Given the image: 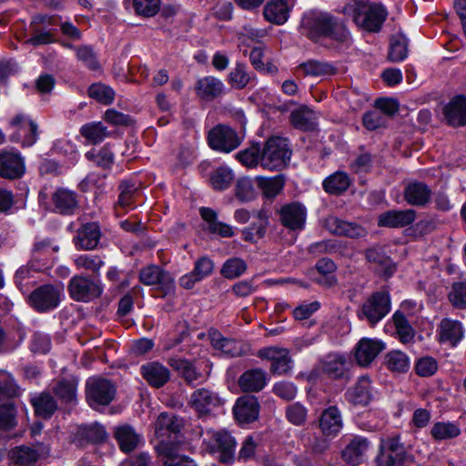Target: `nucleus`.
I'll return each instance as SVG.
<instances>
[{"label": "nucleus", "mask_w": 466, "mask_h": 466, "mask_svg": "<svg viewBox=\"0 0 466 466\" xmlns=\"http://www.w3.org/2000/svg\"><path fill=\"white\" fill-rule=\"evenodd\" d=\"M115 395L116 387L109 380L94 378L86 382V400L93 409L108 405Z\"/></svg>", "instance_id": "obj_10"}, {"label": "nucleus", "mask_w": 466, "mask_h": 466, "mask_svg": "<svg viewBox=\"0 0 466 466\" xmlns=\"http://www.w3.org/2000/svg\"><path fill=\"white\" fill-rule=\"evenodd\" d=\"M201 218L206 222V229L220 238H232L235 231L232 226L218 220V213L210 208L202 207L199 208Z\"/></svg>", "instance_id": "obj_29"}, {"label": "nucleus", "mask_w": 466, "mask_h": 466, "mask_svg": "<svg viewBox=\"0 0 466 466\" xmlns=\"http://www.w3.org/2000/svg\"><path fill=\"white\" fill-rule=\"evenodd\" d=\"M350 364V360L346 355L339 352H331L321 359L319 361V369L329 378L339 380L347 375Z\"/></svg>", "instance_id": "obj_22"}, {"label": "nucleus", "mask_w": 466, "mask_h": 466, "mask_svg": "<svg viewBox=\"0 0 466 466\" xmlns=\"http://www.w3.org/2000/svg\"><path fill=\"white\" fill-rule=\"evenodd\" d=\"M156 451L164 466H197L193 460L178 454L172 445L164 441L156 447Z\"/></svg>", "instance_id": "obj_37"}, {"label": "nucleus", "mask_w": 466, "mask_h": 466, "mask_svg": "<svg viewBox=\"0 0 466 466\" xmlns=\"http://www.w3.org/2000/svg\"><path fill=\"white\" fill-rule=\"evenodd\" d=\"M392 321L396 328V333L401 342L407 343L413 339L414 330L410 325L405 313L396 311L392 316Z\"/></svg>", "instance_id": "obj_56"}, {"label": "nucleus", "mask_w": 466, "mask_h": 466, "mask_svg": "<svg viewBox=\"0 0 466 466\" xmlns=\"http://www.w3.org/2000/svg\"><path fill=\"white\" fill-rule=\"evenodd\" d=\"M280 223L289 230H301L305 227L307 208L300 202H290L283 205L279 211Z\"/></svg>", "instance_id": "obj_16"}, {"label": "nucleus", "mask_w": 466, "mask_h": 466, "mask_svg": "<svg viewBox=\"0 0 466 466\" xmlns=\"http://www.w3.org/2000/svg\"><path fill=\"white\" fill-rule=\"evenodd\" d=\"M431 198V190L423 182H410L404 189V199L411 206L424 207Z\"/></svg>", "instance_id": "obj_39"}, {"label": "nucleus", "mask_w": 466, "mask_h": 466, "mask_svg": "<svg viewBox=\"0 0 466 466\" xmlns=\"http://www.w3.org/2000/svg\"><path fill=\"white\" fill-rule=\"evenodd\" d=\"M141 375L147 382L155 388H161L170 379L167 367L157 361L147 362L140 367Z\"/></svg>", "instance_id": "obj_32"}, {"label": "nucleus", "mask_w": 466, "mask_h": 466, "mask_svg": "<svg viewBox=\"0 0 466 466\" xmlns=\"http://www.w3.org/2000/svg\"><path fill=\"white\" fill-rule=\"evenodd\" d=\"M416 218L413 209L389 210L379 217L378 224L380 227L403 228L410 225Z\"/></svg>", "instance_id": "obj_35"}, {"label": "nucleus", "mask_w": 466, "mask_h": 466, "mask_svg": "<svg viewBox=\"0 0 466 466\" xmlns=\"http://www.w3.org/2000/svg\"><path fill=\"white\" fill-rule=\"evenodd\" d=\"M254 75L243 63H237L228 76V82L236 89H243L254 81Z\"/></svg>", "instance_id": "obj_46"}, {"label": "nucleus", "mask_w": 466, "mask_h": 466, "mask_svg": "<svg viewBox=\"0 0 466 466\" xmlns=\"http://www.w3.org/2000/svg\"><path fill=\"white\" fill-rule=\"evenodd\" d=\"M35 415L42 419H49L57 409L56 400L49 392L35 394L30 400Z\"/></svg>", "instance_id": "obj_41"}, {"label": "nucleus", "mask_w": 466, "mask_h": 466, "mask_svg": "<svg viewBox=\"0 0 466 466\" xmlns=\"http://www.w3.org/2000/svg\"><path fill=\"white\" fill-rule=\"evenodd\" d=\"M52 200L56 209L64 215L72 214L77 206L74 192L64 188L57 189L53 194Z\"/></svg>", "instance_id": "obj_45"}, {"label": "nucleus", "mask_w": 466, "mask_h": 466, "mask_svg": "<svg viewBox=\"0 0 466 466\" xmlns=\"http://www.w3.org/2000/svg\"><path fill=\"white\" fill-rule=\"evenodd\" d=\"M58 249L49 238L37 239L32 248L29 266L35 272L42 271L46 267L52 251L56 252Z\"/></svg>", "instance_id": "obj_24"}, {"label": "nucleus", "mask_w": 466, "mask_h": 466, "mask_svg": "<svg viewBox=\"0 0 466 466\" xmlns=\"http://www.w3.org/2000/svg\"><path fill=\"white\" fill-rule=\"evenodd\" d=\"M86 157L98 167L108 168L114 163L115 156L110 148L105 146L98 152H95V150L86 152Z\"/></svg>", "instance_id": "obj_62"}, {"label": "nucleus", "mask_w": 466, "mask_h": 466, "mask_svg": "<svg viewBox=\"0 0 466 466\" xmlns=\"http://www.w3.org/2000/svg\"><path fill=\"white\" fill-rule=\"evenodd\" d=\"M223 82L212 76L199 78L196 84L197 95L203 100L211 101L225 94Z\"/></svg>", "instance_id": "obj_34"}, {"label": "nucleus", "mask_w": 466, "mask_h": 466, "mask_svg": "<svg viewBox=\"0 0 466 466\" xmlns=\"http://www.w3.org/2000/svg\"><path fill=\"white\" fill-rule=\"evenodd\" d=\"M347 400L356 405H366L371 399L370 380L368 377H360L357 383L346 392Z\"/></svg>", "instance_id": "obj_40"}, {"label": "nucleus", "mask_w": 466, "mask_h": 466, "mask_svg": "<svg viewBox=\"0 0 466 466\" xmlns=\"http://www.w3.org/2000/svg\"><path fill=\"white\" fill-rule=\"evenodd\" d=\"M258 357L271 362L270 372L274 375L288 374L292 369V359L286 348L268 347L258 351Z\"/></svg>", "instance_id": "obj_15"}, {"label": "nucleus", "mask_w": 466, "mask_h": 466, "mask_svg": "<svg viewBox=\"0 0 466 466\" xmlns=\"http://www.w3.org/2000/svg\"><path fill=\"white\" fill-rule=\"evenodd\" d=\"M233 411L239 423L255 421L259 414L258 400L255 396H242L237 400Z\"/></svg>", "instance_id": "obj_25"}, {"label": "nucleus", "mask_w": 466, "mask_h": 466, "mask_svg": "<svg viewBox=\"0 0 466 466\" xmlns=\"http://www.w3.org/2000/svg\"><path fill=\"white\" fill-rule=\"evenodd\" d=\"M408 56V39L402 34H398L390 38L388 57L391 62L403 61Z\"/></svg>", "instance_id": "obj_52"}, {"label": "nucleus", "mask_w": 466, "mask_h": 466, "mask_svg": "<svg viewBox=\"0 0 466 466\" xmlns=\"http://www.w3.org/2000/svg\"><path fill=\"white\" fill-rule=\"evenodd\" d=\"M208 143L213 150L229 153L240 145L241 139L231 127L218 125L208 132Z\"/></svg>", "instance_id": "obj_13"}, {"label": "nucleus", "mask_w": 466, "mask_h": 466, "mask_svg": "<svg viewBox=\"0 0 466 466\" xmlns=\"http://www.w3.org/2000/svg\"><path fill=\"white\" fill-rule=\"evenodd\" d=\"M234 179V174L228 167H219L210 176L211 185L215 189L224 190L228 188Z\"/></svg>", "instance_id": "obj_61"}, {"label": "nucleus", "mask_w": 466, "mask_h": 466, "mask_svg": "<svg viewBox=\"0 0 466 466\" xmlns=\"http://www.w3.org/2000/svg\"><path fill=\"white\" fill-rule=\"evenodd\" d=\"M199 436L204 449L211 454H218L220 461L228 463L234 459L236 441L228 431L201 430Z\"/></svg>", "instance_id": "obj_3"}, {"label": "nucleus", "mask_w": 466, "mask_h": 466, "mask_svg": "<svg viewBox=\"0 0 466 466\" xmlns=\"http://www.w3.org/2000/svg\"><path fill=\"white\" fill-rule=\"evenodd\" d=\"M258 187L268 198H273L280 193L284 187V179L280 176L272 177H257Z\"/></svg>", "instance_id": "obj_51"}, {"label": "nucleus", "mask_w": 466, "mask_h": 466, "mask_svg": "<svg viewBox=\"0 0 466 466\" xmlns=\"http://www.w3.org/2000/svg\"><path fill=\"white\" fill-rule=\"evenodd\" d=\"M208 336L212 346L228 357H239L248 350V347L242 341L225 338L217 330L209 331Z\"/></svg>", "instance_id": "obj_27"}, {"label": "nucleus", "mask_w": 466, "mask_h": 466, "mask_svg": "<svg viewBox=\"0 0 466 466\" xmlns=\"http://www.w3.org/2000/svg\"><path fill=\"white\" fill-rule=\"evenodd\" d=\"M366 259L370 263H374L384 270V274L390 276L395 271V266L389 256L386 255L382 248L372 247L366 250Z\"/></svg>", "instance_id": "obj_49"}, {"label": "nucleus", "mask_w": 466, "mask_h": 466, "mask_svg": "<svg viewBox=\"0 0 466 466\" xmlns=\"http://www.w3.org/2000/svg\"><path fill=\"white\" fill-rule=\"evenodd\" d=\"M390 311V296L387 291L372 293L361 305L358 316L370 326L376 325Z\"/></svg>", "instance_id": "obj_6"}, {"label": "nucleus", "mask_w": 466, "mask_h": 466, "mask_svg": "<svg viewBox=\"0 0 466 466\" xmlns=\"http://www.w3.org/2000/svg\"><path fill=\"white\" fill-rule=\"evenodd\" d=\"M77 435L81 439L92 443L104 442L107 439V433L105 428L98 423L79 427Z\"/></svg>", "instance_id": "obj_53"}, {"label": "nucleus", "mask_w": 466, "mask_h": 466, "mask_svg": "<svg viewBox=\"0 0 466 466\" xmlns=\"http://www.w3.org/2000/svg\"><path fill=\"white\" fill-rule=\"evenodd\" d=\"M308 409L300 402H294L286 407L285 415L288 421L294 426H303L308 420Z\"/></svg>", "instance_id": "obj_59"}, {"label": "nucleus", "mask_w": 466, "mask_h": 466, "mask_svg": "<svg viewBox=\"0 0 466 466\" xmlns=\"http://www.w3.org/2000/svg\"><path fill=\"white\" fill-rule=\"evenodd\" d=\"M301 26L311 39L327 36L342 42L349 36L345 25L326 12L311 10L306 13L302 18Z\"/></svg>", "instance_id": "obj_1"}, {"label": "nucleus", "mask_w": 466, "mask_h": 466, "mask_svg": "<svg viewBox=\"0 0 466 466\" xmlns=\"http://www.w3.org/2000/svg\"><path fill=\"white\" fill-rule=\"evenodd\" d=\"M370 448L371 442L367 438L354 436L342 451V459L350 465H360L367 459Z\"/></svg>", "instance_id": "obj_21"}, {"label": "nucleus", "mask_w": 466, "mask_h": 466, "mask_svg": "<svg viewBox=\"0 0 466 466\" xmlns=\"http://www.w3.org/2000/svg\"><path fill=\"white\" fill-rule=\"evenodd\" d=\"M50 448L43 443L34 446L20 445L8 453L10 466H35L37 461L49 455Z\"/></svg>", "instance_id": "obj_11"}, {"label": "nucleus", "mask_w": 466, "mask_h": 466, "mask_svg": "<svg viewBox=\"0 0 466 466\" xmlns=\"http://www.w3.org/2000/svg\"><path fill=\"white\" fill-rule=\"evenodd\" d=\"M182 427L181 420L167 412H162L157 417L155 423V431L157 437H168L171 433H177Z\"/></svg>", "instance_id": "obj_42"}, {"label": "nucleus", "mask_w": 466, "mask_h": 466, "mask_svg": "<svg viewBox=\"0 0 466 466\" xmlns=\"http://www.w3.org/2000/svg\"><path fill=\"white\" fill-rule=\"evenodd\" d=\"M80 134L89 143L96 145L109 136L107 127L102 122H90L83 125Z\"/></svg>", "instance_id": "obj_48"}, {"label": "nucleus", "mask_w": 466, "mask_h": 466, "mask_svg": "<svg viewBox=\"0 0 466 466\" xmlns=\"http://www.w3.org/2000/svg\"><path fill=\"white\" fill-rule=\"evenodd\" d=\"M341 12L351 17L358 26L370 32L379 31L388 15L381 4H371L361 0L348 3Z\"/></svg>", "instance_id": "obj_2"}, {"label": "nucleus", "mask_w": 466, "mask_h": 466, "mask_svg": "<svg viewBox=\"0 0 466 466\" xmlns=\"http://www.w3.org/2000/svg\"><path fill=\"white\" fill-rule=\"evenodd\" d=\"M262 167L271 171L285 168L291 157L292 151L286 138L269 137L261 147Z\"/></svg>", "instance_id": "obj_4"}, {"label": "nucleus", "mask_w": 466, "mask_h": 466, "mask_svg": "<svg viewBox=\"0 0 466 466\" xmlns=\"http://www.w3.org/2000/svg\"><path fill=\"white\" fill-rule=\"evenodd\" d=\"M236 157L245 167L252 168L258 165L262 167V151L258 144H254L249 147L239 151Z\"/></svg>", "instance_id": "obj_55"}, {"label": "nucleus", "mask_w": 466, "mask_h": 466, "mask_svg": "<svg viewBox=\"0 0 466 466\" xmlns=\"http://www.w3.org/2000/svg\"><path fill=\"white\" fill-rule=\"evenodd\" d=\"M63 296L64 288L62 285L45 284L31 292L28 301L35 311L45 313L56 309Z\"/></svg>", "instance_id": "obj_7"}, {"label": "nucleus", "mask_w": 466, "mask_h": 466, "mask_svg": "<svg viewBox=\"0 0 466 466\" xmlns=\"http://www.w3.org/2000/svg\"><path fill=\"white\" fill-rule=\"evenodd\" d=\"M318 426L324 437H336L343 428L341 411L337 406L324 409L318 419Z\"/></svg>", "instance_id": "obj_20"}, {"label": "nucleus", "mask_w": 466, "mask_h": 466, "mask_svg": "<svg viewBox=\"0 0 466 466\" xmlns=\"http://www.w3.org/2000/svg\"><path fill=\"white\" fill-rule=\"evenodd\" d=\"M443 115L446 122L452 127L466 125V97L459 96L452 98L444 107Z\"/></svg>", "instance_id": "obj_33"}, {"label": "nucleus", "mask_w": 466, "mask_h": 466, "mask_svg": "<svg viewBox=\"0 0 466 466\" xmlns=\"http://www.w3.org/2000/svg\"><path fill=\"white\" fill-rule=\"evenodd\" d=\"M25 172V158L18 151H0V177L7 179H17Z\"/></svg>", "instance_id": "obj_17"}, {"label": "nucleus", "mask_w": 466, "mask_h": 466, "mask_svg": "<svg viewBox=\"0 0 466 466\" xmlns=\"http://www.w3.org/2000/svg\"><path fill=\"white\" fill-rule=\"evenodd\" d=\"M168 364L178 372L187 384L206 380L211 372L212 367V363L208 360L194 364L184 359L170 358Z\"/></svg>", "instance_id": "obj_9"}, {"label": "nucleus", "mask_w": 466, "mask_h": 466, "mask_svg": "<svg viewBox=\"0 0 466 466\" xmlns=\"http://www.w3.org/2000/svg\"><path fill=\"white\" fill-rule=\"evenodd\" d=\"M431 434L436 441H444L456 438L461 434V430L453 422H436L431 428Z\"/></svg>", "instance_id": "obj_57"}, {"label": "nucleus", "mask_w": 466, "mask_h": 466, "mask_svg": "<svg viewBox=\"0 0 466 466\" xmlns=\"http://www.w3.org/2000/svg\"><path fill=\"white\" fill-rule=\"evenodd\" d=\"M19 395V388L14 378L5 371L0 372V400L12 399Z\"/></svg>", "instance_id": "obj_64"}, {"label": "nucleus", "mask_w": 466, "mask_h": 466, "mask_svg": "<svg viewBox=\"0 0 466 466\" xmlns=\"http://www.w3.org/2000/svg\"><path fill=\"white\" fill-rule=\"evenodd\" d=\"M139 280L147 286H162L164 295H168L174 291V279L170 274L156 265L143 268L139 272Z\"/></svg>", "instance_id": "obj_18"}, {"label": "nucleus", "mask_w": 466, "mask_h": 466, "mask_svg": "<svg viewBox=\"0 0 466 466\" xmlns=\"http://www.w3.org/2000/svg\"><path fill=\"white\" fill-rule=\"evenodd\" d=\"M14 129L11 140L20 143L23 147H32L38 138V126L27 115L16 114L9 122Z\"/></svg>", "instance_id": "obj_8"}, {"label": "nucleus", "mask_w": 466, "mask_h": 466, "mask_svg": "<svg viewBox=\"0 0 466 466\" xmlns=\"http://www.w3.org/2000/svg\"><path fill=\"white\" fill-rule=\"evenodd\" d=\"M77 381L75 379H63L56 382L52 390L65 403H74L76 400Z\"/></svg>", "instance_id": "obj_47"}, {"label": "nucleus", "mask_w": 466, "mask_h": 466, "mask_svg": "<svg viewBox=\"0 0 466 466\" xmlns=\"http://www.w3.org/2000/svg\"><path fill=\"white\" fill-rule=\"evenodd\" d=\"M247 268V263L242 258H231L224 262L220 274L226 279H233L244 274Z\"/></svg>", "instance_id": "obj_58"}, {"label": "nucleus", "mask_w": 466, "mask_h": 466, "mask_svg": "<svg viewBox=\"0 0 466 466\" xmlns=\"http://www.w3.org/2000/svg\"><path fill=\"white\" fill-rule=\"evenodd\" d=\"M222 404L223 401L219 395L206 388L195 390L189 400V405L200 418L211 416Z\"/></svg>", "instance_id": "obj_14"}, {"label": "nucleus", "mask_w": 466, "mask_h": 466, "mask_svg": "<svg viewBox=\"0 0 466 466\" xmlns=\"http://www.w3.org/2000/svg\"><path fill=\"white\" fill-rule=\"evenodd\" d=\"M267 383V373L261 369H250L238 379V386L244 392H258Z\"/></svg>", "instance_id": "obj_38"}, {"label": "nucleus", "mask_w": 466, "mask_h": 466, "mask_svg": "<svg viewBox=\"0 0 466 466\" xmlns=\"http://www.w3.org/2000/svg\"><path fill=\"white\" fill-rule=\"evenodd\" d=\"M385 349V344L377 339L362 338L355 347V358L360 366H369Z\"/></svg>", "instance_id": "obj_23"}, {"label": "nucleus", "mask_w": 466, "mask_h": 466, "mask_svg": "<svg viewBox=\"0 0 466 466\" xmlns=\"http://www.w3.org/2000/svg\"><path fill=\"white\" fill-rule=\"evenodd\" d=\"M296 0H270L264 7L263 15L267 21L276 24H285Z\"/></svg>", "instance_id": "obj_26"}, {"label": "nucleus", "mask_w": 466, "mask_h": 466, "mask_svg": "<svg viewBox=\"0 0 466 466\" xmlns=\"http://www.w3.org/2000/svg\"><path fill=\"white\" fill-rule=\"evenodd\" d=\"M448 299L454 308L466 309V281L453 283L448 294Z\"/></svg>", "instance_id": "obj_63"}, {"label": "nucleus", "mask_w": 466, "mask_h": 466, "mask_svg": "<svg viewBox=\"0 0 466 466\" xmlns=\"http://www.w3.org/2000/svg\"><path fill=\"white\" fill-rule=\"evenodd\" d=\"M114 437L124 452L134 451L143 441L142 436L128 424L116 426L114 429Z\"/></svg>", "instance_id": "obj_36"}, {"label": "nucleus", "mask_w": 466, "mask_h": 466, "mask_svg": "<svg viewBox=\"0 0 466 466\" xmlns=\"http://www.w3.org/2000/svg\"><path fill=\"white\" fill-rule=\"evenodd\" d=\"M350 185V179L345 172H335L323 181V187L326 192L339 195L346 191Z\"/></svg>", "instance_id": "obj_50"}, {"label": "nucleus", "mask_w": 466, "mask_h": 466, "mask_svg": "<svg viewBox=\"0 0 466 466\" xmlns=\"http://www.w3.org/2000/svg\"><path fill=\"white\" fill-rule=\"evenodd\" d=\"M74 264L77 269L91 272L95 277L100 275L101 268L105 266L104 258L93 253L79 254L74 258Z\"/></svg>", "instance_id": "obj_43"}, {"label": "nucleus", "mask_w": 466, "mask_h": 466, "mask_svg": "<svg viewBox=\"0 0 466 466\" xmlns=\"http://www.w3.org/2000/svg\"><path fill=\"white\" fill-rule=\"evenodd\" d=\"M299 68L306 76H330L337 74L338 69L335 65L327 61L309 60L299 65Z\"/></svg>", "instance_id": "obj_44"}, {"label": "nucleus", "mask_w": 466, "mask_h": 466, "mask_svg": "<svg viewBox=\"0 0 466 466\" xmlns=\"http://www.w3.org/2000/svg\"><path fill=\"white\" fill-rule=\"evenodd\" d=\"M464 327L457 319L444 318L437 328L438 341L450 347H456L464 338Z\"/></svg>", "instance_id": "obj_19"}, {"label": "nucleus", "mask_w": 466, "mask_h": 466, "mask_svg": "<svg viewBox=\"0 0 466 466\" xmlns=\"http://www.w3.org/2000/svg\"><path fill=\"white\" fill-rule=\"evenodd\" d=\"M319 115L307 106L291 111L289 121L293 127L301 131H314L318 127Z\"/></svg>", "instance_id": "obj_30"}, {"label": "nucleus", "mask_w": 466, "mask_h": 466, "mask_svg": "<svg viewBox=\"0 0 466 466\" xmlns=\"http://www.w3.org/2000/svg\"><path fill=\"white\" fill-rule=\"evenodd\" d=\"M101 238V231L98 224L95 222L83 225L74 238L77 249L91 250L97 247Z\"/></svg>", "instance_id": "obj_31"}, {"label": "nucleus", "mask_w": 466, "mask_h": 466, "mask_svg": "<svg viewBox=\"0 0 466 466\" xmlns=\"http://www.w3.org/2000/svg\"><path fill=\"white\" fill-rule=\"evenodd\" d=\"M413 461L399 436L381 440L379 453L375 458L377 466H409Z\"/></svg>", "instance_id": "obj_5"}, {"label": "nucleus", "mask_w": 466, "mask_h": 466, "mask_svg": "<svg viewBox=\"0 0 466 466\" xmlns=\"http://www.w3.org/2000/svg\"><path fill=\"white\" fill-rule=\"evenodd\" d=\"M102 291L101 285L88 276L76 275L68 283V292L76 301H91L100 297Z\"/></svg>", "instance_id": "obj_12"}, {"label": "nucleus", "mask_w": 466, "mask_h": 466, "mask_svg": "<svg viewBox=\"0 0 466 466\" xmlns=\"http://www.w3.org/2000/svg\"><path fill=\"white\" fill-rule=\"evenodd\" d=\"M115 91L101 83H95L88 88V96L103 105H109L115 99Z\"/></svg>", "instance_id": "obj_60"}, {"label": "nucleus", "mask_w": 466, "mask_h": 466, "mask_svg": "<svg viewBox=\"0 0 466 466\" xmlns=\"http://www.w3.org/2000/svg\"><path fill=\"white\" fill-rule=\"evenodd\" d=\"M324 227L332 234L348 238H360L366 235V230L356 223L329 216L325 219Z\"/></svg>", "instance_id": "obj_28"}, {"label": "nucleus", "mask_w": 466, "mask_h": 466, "mask_svg": "<svg viewBox=\"0 0 466 466\" xmlns=\"http://www.w3.org/2000/svg\"><path fill=\"white\" fill-rule=\"evenodd\" d=\"M385 364L393 372L404 373L410 369V359L400 350H391L385 357Z\"/></svg>", "instance_id": "obj_54"}]
</instances>
